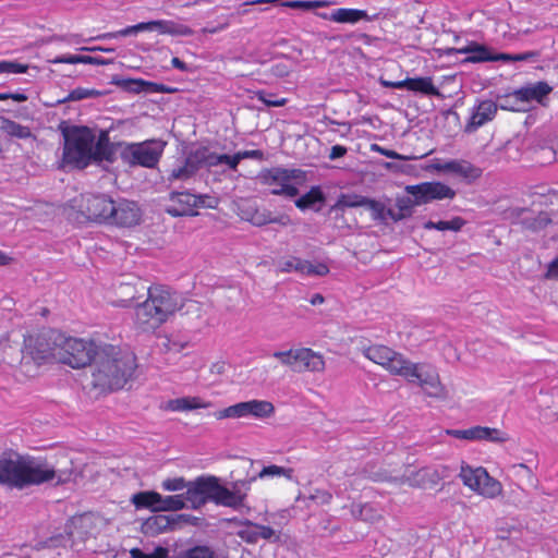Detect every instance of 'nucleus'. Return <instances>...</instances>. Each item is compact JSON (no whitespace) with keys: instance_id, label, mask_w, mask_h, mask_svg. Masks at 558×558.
<instances>
[{"instance_id":"nucleus-1","label":"nucleus","mask_w":558,"mask_h":558,"mask_svg":"<svg viewBox=\"0 0 558 558\" xmlns=\"http://www.w3.org/2000/svg\"><path fill=\"white\" fill-rule=\"evenodd\" d=\"M363 355L393 376L420 386L423 392L435 399L445 398L447 391L437 369L427 363H414L402 353L385 344H371L362 350Z\"/></svg>"},{"instance_id":"nucleus-2","label":"nucleus","mask_w":558,"mask_h":558,"mask_svg":"<svg viewBox=\"0 0 558 558\" xmlns=\"http://www.w3.org/2000/svg\"><path fill=\"white\" fill-rule=\"evenodd\" d=\"M73 463L65 468H54L47 461H38L31 457L15 454V458L3 454L0 458V484L10 488L23 489L54 482L64 485L74 480Z\"/></svg>"},{"instance_id":"nucleus-3","label":"nucleus","mask_w":558,"mask_h":558,"mask_svg":"<svg viewBox=\"0 0 558 558\" xmlns=\"http://www.w3.org/2000/svg\"><path fill=\"white\" fill-rule=\"evenodd\" d=\"M137 368L133 352L119 345H99L96 360L92 364L90 386L98 393L121 390L132 380Z\"/></svg>"},{"instance_id":"nucleus-4","label":"nucleus","mask_w":558,"mask_h":558,"mask_svg":"<svg viewBox=\"0 0 558 558\" xmlns=\"http://www.w3.org/2000/svg\"><path fill=\"white\" fill-rule=\"evenodd\" d=\"M178 311V294L165 284H153L146 299L134 306L133 326L140 332L154 333Z\"/></svg>"},{"instance_id":"nucleus-5","label":"nucleus","mask_w":558,"mask_h":558,"mask_svg":"<svg viewBox=\"0 0 558 558\" xmlns=\"http://www.w3.org/2000/svg\"><path fill=\"white\" fill-rule=\"evenodd\" d=\"M63 135V162L77 169L86 168L93 160L95 133L87 126H73Z\"/></svg>"},{"instance_id":"nucleus-6","label":"nucleus","mask_w":558,"mask_h":558,"mask_svg":"<svg viewBox=\"0 0 558 558\" xmlns=\"http://www.w3.org/2000/svg\"><path fill=\"white\" fill-rule=\"evenodd\" d=\"M260 184L270 187V194L293 198L299 195V186L306 181V173L301 169L272 167L258 173Z\"/></svg>"},{"instance_id":"nucleus-7","label":"nucleus","mask_w":558,"mask_h":558,"mask_svg":"<svg viewBox=\"0 0 558 558\" xmlns=\"http://www.w3.org/2000/svg\"><path fill=\"white\" fill-rule=\"evenodd\" d=\"M60 341L62 333L54 329H44L24 339L25 357L28 356L37 365L59 363Z\"/></svg>"},{"instance_id":"nucleus-8","label":"nucleus","mask_w":558,"mask_h":558,"mask_svg":"<svg viewBox=\"0 0 558 558\" xmlns=\"http://www.w3.org/2000/svg\"><path fill=\"white\" fill-rule=\"evenodd\" d=\"M459 477L465 487L486 499H496L504 493L502 484L484 466L474 468L462 462Z\"/></svg>"},{"instance_id":"nucleus-9","label":"nucleus","mask_w":558,"mask_h":558,"mask_svg":"<svg viewBox=\"0 0 558 558\" xmlns=\"http://www.w3.org/2000/svg\"><path fill=\"white\" fill-rule=\"evenodd\" d=\"M60 349L59 363L66 364L72 368H82L94 363L99 345L94 341L65 337L62 333Z\"/></svg>"},{"instance_id":"nucleus-10","label":"nucleus","mask_w":558,"mask_h":558,"mask_svg":"<svg viewBox=\"0 0 558 558\" xmlns=\"http://www.w3.org/2000/svg\"><path fill=\"white\" fill-rule=\"evenodd\" d=\"M272 356L295 373L323 372L325 369L323 355L310 348L276 351Z\"/></svg>"},{"instance_id":"nucleus-11","label":"nucleus","mask_w":558,"mask_h":558,"mask_svg":"<svg viewBox=\"0 0 558 558\" xmlns=\"http://www.w3.org/2000/svg\"><path fill=\"white\" fill-rule=\"evenodd\" d=\"M163 153V145L157 141L128 144L121 151L122 160L130 166L155 168Z\"/></svg>"},{"instance_id":"nucleus-12","label":"nucleus","mask_w":558,"mask_h":558,"mask_svg":"<svg viewBox=\"0 0 558 558\" xmlns=\"http://www.w3.org/2000/svg\"><path fill=\"white\" fill-rule=\"evenodd\" d=\"M144 31H157L160 34H167L172 36H191L193 31L181 23H177L170 20H157L149 22H142L135 25L126 26L123 29L117 32H110L99 36L101 39H113L118 37H125L129 35L137 34Z\"/></svg>"},{"instance_id":"nucleus-13","label":"nucleus","mask_w":558,"mask_h":558,"mask_svg":"<svg viewBox=\"0 0 558 558\" xmlns=\"http://www.w3.org/2000/svg\"><path fill=\"white\" fill-rule=\"evenodd\" d=\"M275 413V407L271 402L266 400H250L239 402L233 405L227 407L216 414L218 420L222 418H242V417H255L266 418L270 417Z\"/></svg>"},{"instance_id":"nucleus-14","label":"nucleus","mask_w":558,"mask_h":558,"mask_svg":"<svg viewBox=\"0 0 558 558\" xmlns=\"http://www.w3.org/2000/svg\"><path fill=\"white\" fill-rule=\"evenodd\" d=\"M114 201L106 195H83L80 204L83 216L93 222L107 223L112 215Z\"/></svg>"},{"instance_id":"nucleus-15","label":"nucleus","mask_w":558,"mask_h":558,"mask_svg":"<svg viewBox=\"0 0 558 558\" xmlns=\"http://www.w3.org/2000/svg\"><path fill=\"white\" fill-rule=\"evenodd\" d=\"M180 495L185 501V508H201L211 500V476L197 477L194 482L189 483L185 493Z\"/></svg>"},{"instance_id":"nucleus-16","label":"nucleus","mask_w":558,"mask_h":558,"mask_svg":"<svg viewBox=\"0 0 558 558\" xmlns=\"http://www.w3.org/2000/svg\"><path fill=\"white\" fill-rule=\"evenodd\" d=\"M167 213L173 217L195 216L196 209L204 204L201 196H196L189 192H172Z\"/></svg>"},{"instance_id":"nucleus-17","label":"nucleus","mask_w":558,"mask_h":558,"mask_svg":"<svg viewBox=\"0 0 558 558\" xmlns=\"http://www.w3.org/2000/svg\"><path fill=\"white\" fill-rule=\"evenodd\" d=\"M182 325L191 331H199L207 325L206 311L204 304L196 300H185L179 302Z\"/></svg>"},{"instance_id":"nucleus-18","label":"nucleus","mask_w":558,"mask_h":558,"mask_svg":"<svg viewBox=\"0 0 558 558\" xmlns=\"http://www.w3.org/2000/svg\"><path fill=\"white\" fill-rule=\"evenodd\" d=\"M108 225H113L122 228H130L137 225L141 220V209L134 202L120 201L113 203V210Z\"/></svg>"},{"instance_id":"nucleus-19","label":"nucleus","mask_w":558,"mask_h":558,"mask_svg":"<svg viewBox=\"0 0 558 558\" xmlns=\"http://www.w3.org/2000/svg\"><path fill=\"white\" fill-rule=\"evenodd\" d=\"M279 270L281 272L296 271L305 276H319L324 277L329 274V267L325 263L312 264L308 260L300 257H289L279 263Z\"/></svg>"},{"instance_id":"nucleus-20","label":"nucleus","mask_w":558,"mask_h":558,"mask_svg":"<svg viewBox=\"0 0 558 558\" xmlns=\"http://www.w3.org/2000/svg\"><path fill=\"white\" fill-rule=\"evenodd\" d=\"M433 168L438 172L454 173L470 182L482 175V170L466 160L436 162L433 165Z\"/></svg>"},{"instance_id":"nucleus-21","label":"nucleus","mask_w":558,"mask_h":558,"mask_svg":"<svg viewBox=\"0 0 558 558\" xmlns=\"http://www.w3.org/2000/svg\"><path fill=\"white\" fill-rule=\"evenodd\" d=\"M242 218L254 226L263 227L269 223L288 226L291 223L288 215L272 216L267 209H259L256 206H248L242 210Z\"/></svg>"},{"instance_id":"nucleus-22","label":"nucleus","mask_w":558,"mask_h":558,"mask_svg":"<svg viewBox=\"0 0 558 558\" xmlns=\"http://www.w3.org/2000/svg\"><path fill=\"white\" fill-rule=\"evenodd\" d=\"M451 52L466 54L464 62L470 63L499 61L498 53H493L488 47L476 41H470L462 48L449 49L448 53Z\"/></svg>"},{"instance_id":"nucleus-23","label":"nucleus","mask_w":558,"mask_h":558,"mask_svg":"<svg viewBox=\"0 0 558 558\" xmlns=\"http://www.w3.org/2000/svg\"><path fill=\"white\" fill-rule=\"evenodd\" d=\"M551 90L553 87L546 82H537L533 85L523 86L513 90L508 95V97L513 99L515 102H530L532 100L542 102L543 99L551 93Z\"/></svg>"},{"instance_id":"nucleus-24","label":"nucleus","mask_w":558,"mask_h":558,"mask_svg":"<svg viewBox=\"0 0 558 558\" xmlns=\"http://www.w3.org/2000/svg\"><path fill=\"white\" fill-rule=\"evenodd\" d=\"M466 440H486L502 444L509 440L507 433L499 428L487 426H473L466 428Z\"/></svg>"},{"instance_id":"nucleus-25","label":"nucleus","mask_w":558,"mask_h":558,"mask_svg":"<svg viewBox=\"0 0 558 558\" xmlns=\"http://www.w3.org/2000/svg\"><path fill=\"white\" fill-rule=\"evenodd\" d=\"M323 19H329L336 23H348L355 24L361 20L371 22L374 20V16H369L365 10L361 9H352V8H339L333 10L329 16L326 14H322Z\"/></svg>"},{"instance_id":"nucleus-26","label":"nucleus","mask_w":558,"mask_h":558,"mask_svg":"<svg viewBox=\"0 0 558 558\" xmlns=\"http://www.w3.org/2000/svg\"><path fill=\"white\" fill-rule=\"evenodd\" d=\"M497 113V105L493 100L481 101L472 113L470 125L477 129L492 121Z\"/></svg>"},{"instance_id":"nucleus-27","label":"nucleus","mask_w":558,"mask_h":558,"mask_svg":"<svg viewBox=\"0 0 558 558\" xmlns=\"http://www.w3.org/2000/svg\"><path fill=\"white\" fill-rule=\"evenodd\" d=\"M211 500L225 507L240 508L232 490L221 485L216 476H211Z\"/></svg>"},{"instance_id":"nucleus-28","label":"nucleus","mask_w":558,"mask_h":558,"mask_svg":"<svg viewBox=\"0 0 558 558\" xmlns=\"http://www.w3.org/2000/svg\"><path fill=\"white\" fill-rule=\"evenodd\" d=\"M405 89L418 93L425 96H439V89L434 85L433 78L429 76L424 77H407L403 80Z\"/></svg>"},{"instance_id":"nucleus-29","label":"nucleus","mask_w":558,"mask_h":558,"mask_svg":"<svg viewBox=\"0 0 558 558\" xmlns=\"http://www.w3.org/2000/svg\"><path fill=\"white\" fill-rule=\"evenodd\" d=\"M177 521L171 515L156 514L149 517L144 523L145 533L151 535H158L171 530Z\"/></svg>"},{"instance_id":"nucleus-30","label":"nucleus","mask_w":558,"mask_h":558,"mask_svg":"<svg viewBox=\"0 0 558 558\" xmlns=\"http://www.w3.org/2000/svg\"><path fill=\"white\" fill-rule=\"evenodd\" d=\"M137 288L135 283L121 282L116 288V299L111 301V304L116 307H130L132 302L137 296Z\"/></svg>"},{"instance_id":"nucleus-31","label":"nucleus","mask_w":558,"mask_h":558,"mask_svg":"<svg viewBox=\"0 0 558 558\" xmlns=\"http://www.w3.org/2000/svg\"><path fill=\"white\" fill-rule=\"evenodd\" d=\"M0 131L9 137L17 140H27L33 136L29 126L22 125L2 116H0Z\"/></svg>"},{"instance_id":"nucleus-32","label":"nucleus","mask_w":558,"mask_h":558,"mask_svg":"<svg viewBox=\"0 0 558 558\" xmlns=\"http://www.w3.org/2000/svg\"><path fill=\"white\" fill-rule=\"evenodd\" d=\"M209 404L205 402L201 397H182L169 400L167 409L172 412H185L197 409H205Z\"/></svg>"},{"instance_id":"nucleus-33","label":"nucleus","mask_w":558,"mask_h":558,"mask_svg":"<svg viewBox=\"0 0 558 558\" xmlns=\"http://www.w3.org/2000/svg\"><path fill=\"white\" fill-rule=\"evenodd\" d=\"M417 206L416 203H414L413 197L409 196H400L396 198V207L397 210H389L388 215L389 218L393 221H400L405 218H409L413 214V208Z\"/></svg>"},{"instance_id":"nucleus-34","label":"nucleus","mask_w":558,"mask_h":558,"mask_svg":"<svg viewBox=\"0 0 558 558\" xmlns=\"http://www.w3.org/2000/svg\"><path fill=\"white\" fill-rule=\"evenodd\" d=\"M157 501H159V493L155 490L138 492L131 497V502L137 510L149 509L156 512Z\"/></svg>"},{"instance_id":"nucleus-35","label":"nucleus","mask_w":558,"mask_h":558,"mask_svg":"<svg viewBox=\"0 0 558 558\" xmlns=\"http://www.w3.org/2000/svg\"><path fill=\"white\" fill-rule=\"evenodd\" d=\"M326 201V196L319 185L312 186L307 193L300 196L295 201V206L300 210H306L313 207L315 204H323Z\"/></svg>"},{"instance_id":"nucleus-36","label":"nucleus","mask_w":558,"mask_h":558,"mask_svg":"<svg viewBox=\"0 0 558 558\" xmlns=\"http://www.w3.org/2000/svg\"><path fill=\"white\" fill-rule=\"evenodd\" d=\"M466 225V221L460 217L456 216L451 220L445 221L439 220L437 222L428 220L423 225L425 230H438V231H453L459 232Z\"/></svg>"},{"instance_id":"nucleus-37","label":"nucleus","mask_w":558,"mask_h":558,"mask_svg":"<svg viewBox=\"0 0 558 558\" xmlns=\"http://www.w3.org/2000/svg\"><path fill=\"white\" fill-rule=\"evenodd\" d=\"M430 202L441 201L445 198L453 199L457 195L456 191L447 184L439 181L426 182Z\"/></svg>"},{"instance_id":"nucleus-38","label":"nucleus","mask_w":558,"mask_h":558,"mask_svg":"<svg viewBox=\"0 0 558 558\" xmlns=\"http://www.w3.org/2000/svg\"><path fill=\"white\" fill-rule=\"evenodd\" d=\"M185 508V501L181 495L162 497L159 494L156 512L179 511Z\"/></svg>"},{"instance_id":"nucleus-39","label":"nucleus","mask_w":558,"mask_h":558,"mask_svg":"<svg viewBox=\"0 0 558 558\" xmlns=\"http://www.w3.org/2000/svg\"><path fill=\"white\" fill-rule=\"evenodd\" d=\"M196 172L197 171L195 169V166L190 163V160L186 157L184 162L181 166H178L170 171V173L168 175V181L169 182H173V181H178V180L185 181V180H189L190 178H192Z\"/></svg>"},{"instance_id":"nucleus-40","label":"nucleus","mask_w":558,"mask_h":558,"mask_svg":"<svg viewBox=\"0 0 558 558\" xmlns=\"http://www.w3.org/2000/svg\"><path fill=\"white\" fill-rule=\"evenodd\" d=\"M405 192L414 198V203L417 206L430 203L428 187L426 182H422L414 185H407Z\"/></svg>"},{"instance_id":"nucleus-41","label":"nucleus","mask_w":558,"mask_h":558,"mask_svg":"<svg viewBox=\"0 0 558 558\" xmlns=\"http://www.w3.org/2000/svg\"><path fill=\"white\" fill-rule=\"evenodd\" d=\"M367 198L368 197L355 193L341 194L336 206L339 208L364 207L366 206Z\"/></svg>"},{"instance_id":"nucleus-42","label":"nucleus","mask_w":558,"mask_h":558,"mask_svg":"<svg viewBox=\"0 0 558 558\" xmlns=\"http://www.w3.org/2000/svg\"><path fill=\"white\" fill-rule=\"evenodd\" d=\"M109 137L107 132H101L97 141H94L93 160L109 159Z\"/></svg>"},{"instance_id":"nucleus-43","label":"nucleus","mask_w":558,"mask_h":558,"mask_svg":"<svg viewBox=\"0 0 558 558\" xmlns=\"http://www.w3.org/2000/svg\"><path fill=\"white\" fill-rule=\"evenodd\" d=\"M365 207L371 211L373 220L381 222L389 218L388 211L391 210L383 202L372 198H367Z\"/></svg>"},{"instance_id":"nucleus-44","label":"nucleus","mask_w":558,"mask_h":558,"mask_svg":"<svg viewBox=\"0 0 558 558\" xmlns=\"http://www.w3.org/2000/svg\"><path fill=\"white\" fill-rule=\"evenodd\" d=\"M434 477L439 478L436 471H432L428 468H422L417 472L409 476L408 481L412 486L423 487L425 486L427 480L434 482Z\"/></svg>"},{"instance_id":"nucleus-45","label":"nucleus","mask_w":558,"mask_h":558,"mask_svg":"<svg viewBox=\"0 0 558 558\" xmlns=\"http://www.w3.org/2000/svg\"><path fill=\"white\" fill-rule=\"evenodd\" d=\"M51 63H68V64H98L99 61L90 56L82 54H64L50 60Z\"/></svg>"},{"instance_id":"nucleus-46","label":"nucleus","mask_w":558,"mask_h":558,"mask_svg":"<svg viewBox=\"0 0 558 558\" xmlns=\"http://www.w3.org/2000/svg\"><path fill=\"white\" fill-rule=\"evenodd\" d=\"M357 518L368 523H377L384 519L383 514L371 504L360 506Z\"/></svg>"},{"instance_id":"nucleus-47","label":"nucleus","mask_w":558,"mask_h":558,"mask_svg":"<svg viewBox=\"0 0 558 558\" xmlns=\"http://www.w3.org/2000/svg\"><path fill=\"white\" fill-rule=\"evenodd\" d=\"M257 100L262 101L267 107H283L288 104V99L284 97H277L274 93H268L264 89L255 93Z\"/></svg>"},{"instance_id":"nucleus-48","label":"nucleus","mask_w":558,"mask_h":558,"mask_svg":"<svg viewBox=\"0 0 558 558\" xmlns=\"http://www.w3.org/2000/svg\"><path fill=\"white\" fill-rule=\"evenodd\" d=\"M266 476H283L288 480H292L293 477V469L283 468L276 464L264 466L258 473L259 478H264Z\"/></svg>"},{"instance_id":"nucleus-49","label":"nucleus","mask_w":558,"mask_h":558,"mask_svg":"<svg viewBox=\"0 0 558 558\" xmlns=\"http://www.w3.org/2000/svg\"><path fill=\"white\" fill-rule=\"evenodd\" d=\"M254 480L255 478H251L248 481H238L232 484V487L230 489L232 490L234 498H236V501L240 507L244 505L247 492L250 490L251 484Z\"/></svg>"},{"instance_id":"nucleus-50","label":"nucleus","mask_w":558,"mask_h":558,"mask_svg":"<svg viewBox=\"0 0 558 558\" xmlns=\"http://www.w3.org/2000/svg\"><path fill=\"white\" fill-rule=\"evenodd\" d=\"M101 93L96 89H89L84 87H76L72 89L63 101H78L86 98H95L100 96Z\"/></svg>"},{"instance_id":"nucleus-51","label":"nucleus","mask_w":558,"mask_h":558,"mask_svg":"<svg viewBox=\"0 0 558 558\" xmlns=\"http://www.w3.org/2000/svg\"><path fill=\"white\" fill-rule=\"evenodd\" d=\"M174 558H215V554L206 546H195Z\"/></svg>"},{"instance_id":"nucleus-52","label":"nucleus","mask_w":558,"mask_h":558,"mask_svg":"<svg viewBox=\"0 0 558 558\" xmlns=\"http://www.w3.org/2000/svg\"><path fill=\"white\" fill-rule=\"evenodd\" d=\"M131 558H167L168 549L161 546L155 548L151 554H146L140 548H132L130 550Z\"/></svg>"},{"instance_id":"nucleus-53","label":"nucleus","mask_w":558,"mask_h":558,"mask_svg":"<svg viewBox=\"0 0 558 558\" xmlns=\"http://www.w3.org/2000/svg\"><path fill=\"white\" fill-rule=\"evenodd\" d=\"M187 339H179L178 337L170 335L166 337V342L163 343L165 349L168 352H181L189 345Z\"/></svg>"},{"instance_id":"nucleus-54","label":"nucleus","mask_w":558,"mask_h":558,"mask_svg":"<svg viewBox=\"0 0 558 558\" xmlns=\"http://www.w3.org/2000/svg\"><path fill=\"white\" fill-rule=\"evenodd\" d=\"M308 499L318 506L330 505L332 494L326 489L315 488L308 496Z\"/></svg>"},{"instance_id":"nucleus-55","label":"nucleus","mask_w":558,"mask_h":558,"mask_svg":"<svg viewBox=\"0 0 558 558\" xmlns=\"http://www.w3.org/2000/svg\"><path fill=\"white\" fill-rule=\"evenodd\" d=\"M208 148L207 147H199L197 149H195L194 151H192L189 156H187V159L190 160V163H192L193 166H195V169L196 171L206 165V160H207V155H208Z\"/></svg>"},{"instance_id":"nucleus-56","label":"nucleus","mask_w":558,"mask_h":558,"mask_svg":"<svg viewBox=\"0 0 558 558\" xmlns=\"http://www.w3.org/2000/svg\"><path fill=\"white\" fill-rule=\"evenodd\" d=\"M28 70V65L22 64L14 61H1L0 62V73H14V74H23Z\"/></svg>"},{"instance_id":"nucleus-57","label":"nucleus","mask_w":558,"mask_h":558,"mask_svg":"<svg viewBox=\"0 0 558 558\" xmlns=\"http://www.w3.org/2000/svg\"><path fill=\"white\" fill-rule=\"evenodd\" d=\"M538 57L536 51H526L523 53L510 54V53H498L499 61H527Z\"/></svg>"},{"instance_id":"nucleus-58","label":"nucleus","mask_w":558,"mask_h":558,"mask_svg":"<svg viewBox=\"0 0 558 558\" xmlns=\"http://www.w3.org/2000/svg\"><path fill=\"white\" fill-rule=\"evenodd\" d=\"M287 7L292 9H303V10H311L315 8H323L328 5L327 1L324 0H316V1H291L286 3Z\"/></svg>"},{"instance_id":"nucleus-59","label":"nucleus","mask_w":558,"mask_h":558,"mask_svg":"<svg viewBox=\"0 0 558 558\" xmlns=\"http://www.w3.org/2000/svg\"><path fill=\"white\" fill-rule=\"evenodd\" d=\"M187 483L183 477L167 478L162 482L161 487L168 492H178L186 488Z\"/></svg>"},{"instance_id":"nucleus-60","label":"nucleus","mask_w":558,"mask_h":558,"mask_svg":"<svg viewBox=\"0 0 558 558\" xmlns=\"http://www.w3.org/2000/svg\"><path fill=\"white\" fill-rule=\"evenodd\" d=\"M511 469L513 470L517 476H525L531 483L535 481L534 472L526 464L515 463L511 466Z\"/></svg>"},{"instance_id":"nucleus-61","label":"nucleus","mask_w":558,"mask_h":558,"mask_svg":"<svg viewBox=\"0 0 558 558\" xmlns=\"http://www.w3.org/2000/svg\"><path fill=\"white\" fill-rule=\"evenodd\" d=\"M372 150L373 151H377L379 153L380 155L387 157V158H390V159H397V160H409L410 158L409 157H405V156H402L400 155L399 153L395 151V150H391V149H388V148H384L377 144H373L372 145Z\"/></svg>"},{"instance_id":"nucleus-62","label":"nucleus","mask_w":558,"mask_h":558,"mask_svg":"<svg viewBox=\"0 0 558 558\" xmlns=\"http://www.w3.org/2000/svg\"><path fill=\"white\" fill-rule=\"evenodd\" d=\"M240 161L241 160L239 153H235L232 156L227 154L221 155V163L227 165L231 170L235 171L238 169Z\"/></svg>"},{"instance_id":"nucleus-63","label":"nucleus","mask_w":558,"mask_h":558,"mask_svg":"<svg viewBox=\"0 0 558 558\" xmlns=\"http://www.w3.org/2000/svg\"><path fill=\"white\" fill-rule=\"evenodd\" d=\"M292 72L291 66L286 63H276L271 66V73L277 77H286Z\"/></svg>"},{"instance_id":"nucleus-64","label":"nucleus","mask_w":558,"mask_h":558,"mask_svg":"<svg viewBox=\"0 0 558 558\" xmlns=\"http://www.w3.org/2000/svg\"><path fill=\"white\" fill-rule=\"evenodd\" d=\"M548 223H550V219L546 213H539V215L535 218L534 222L531 225L533 229L545 228Z\"/></svg>"}]
</instances>
